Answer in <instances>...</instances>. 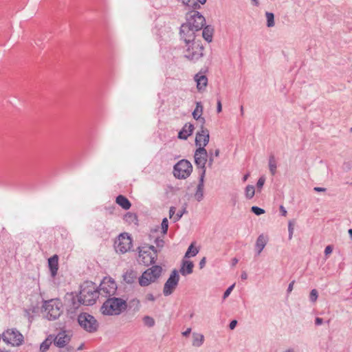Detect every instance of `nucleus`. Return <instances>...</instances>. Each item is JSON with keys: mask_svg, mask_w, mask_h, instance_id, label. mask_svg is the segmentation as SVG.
<instances>
[{"mask_svg": "<svg viewBox=\"0 0 352 352\" xmlns=\"http://www.w3.org/2000/svg\"><path fill=\"white\" fill-rule=\"evenodd\" d=\"M191 332V328H188L185 331H184L182 333V335L185 337H187L188 336H189V334Z\"/></svg>", "mask_w": 352, "mask_h": 352, "instance_id": "obj_56", "label": "nucleus"}, {"mask_svg": "<svg viewBox=\"0 0 352 352\" xmlns=\"http://www.w3.org/2000/svg\"><path fill=\"white\" fill-rule=\"evenodd\" d=\"M318 297V292L316 289H313L309 294V300L311 302H316Z\"/></svg>", "mask_w": 352, "mask_h": 352, "instance_id": "obj_39", "label": "nucleus"}, {"mask_svg": "<svg viewBox=\"0 0 352 352\" xmlns=\"http://www.w3.org/2000/svg\"><path fill=\"white\" fill-rule=\"evenodd\" d=\"M124 220L130 224H138V217L135 213L127 212L124 217Z\"/></svg>", "mask_w": 352, "mask_h": 352, "instance_id": "obj_30", "label": "nucleus"}, {"mask_svg": "<svg viewBox=\"0 0 352 352\" xmlns=\"http://www.w3.org/2000/svg\"><path fill=\"white\" fill-rule=\"evenodd\" d=\"M187 210L186 208H184L182 210H179L174 217V221L176 222L179 221L182 217L184 215V214L186 213Z\"/></svg>", "mask_w": 352, "mask_h": 352, "instance_id": "obj_43", "label": "nucleus"}, {"mask_svg": "<svg viewBox=\"0 0 352 352\" xmlns=\"http://www.w3.org/2000/svg\"><path fill=\"white\" fill-rule=\"evenodd\" d=\"M175 211H176V208L174 207V206H171L169 209V217L171 219L175 213Z\"/></svg>", "mask_w": 352, "mask_h": 352, "instance_id": "obj_48", "label": "nucleus"}, {"mask_svg": "<svg viewBox=\"0 0 352 352\" xmlns=\"http://www.w3.org/2000/svg\"><path fill=\"white\" fill-rule=\"evenodd\" d=\"M179 276L177 270H173L164 284L163 294L165 296L170 295L178 285Z\"/></svg>", "mask_w": 352, "mask_h": 352, "instance_id": "obj_12", "label": "nucleus"}, {"mask_svg": "<svg viewBox=\"0 0 352 352\" xmlns=\"http://www.w3.org/2000/svg\"><path fill=\"white\" fill-rule=\"evenodd\" d=\"M204 177H205V170H203V173H199V184L197 185V190L195 194V199L198 201H201L204 197Z\"/></svg>", "mask_w": 352, "mask_h": 352, "instance_id": "obj_18", "label": "nucleus"}, {"mask_svg": "<svg viewBox=\"0 0 352 352\" xmlns=\"http://www.w3.org/2000/svg\"><path fill=\"white\" fill-rule=\"evenodd\" d=\"M192 14L187 20V23L195 28V30L200 31L205 25L206 19L199 12L192 10Z\"/></svg>", "mask_w": 352, "mask_h": 352, "instance_id": "obj_16", "label": "nucleus"}, {"mask_svg": "<svg viewBox=\"0 0 352 352\" xmlns=\"http://www.w3.org/2000/svg\"><path fill=\"white\" fill-rule=\"evenodd\" d=\"M67 351H71V352H73V351H74V349H73V347H72V346L67 347Z\"/></svg>", "mask_w": 352, "mask_h": 352, "instance_id": "obj_62", "label": "nucleus"}, {"mask_svg": "<svg viewBox=\"0 0 352 352\" xmlns=\"http://www.w3.org/2000/svg\"><path fill=\"white\" fill-rule=\"evenodd\" d=\"M182 3L188 7L189 9L195 10L200 8L201 4H204L206 0H181Z\"/></svg>", "mask_w": 352, "mask_h": 352, "instance_id": "obj_23", "label": "nucleus"}, {"mask_svg": "<svg viewBox=\"0 0 352 352\" xmlns=\"http://www.w3.org/2000/svg\"><path fill=\"white\" fill-rule=\"evenodd\" d=\"M161 226H162V233L166 234L167 231H168V221L167 218H164L162 219Z\"/></svg>", "mask_w": 352, "mask_h": 352, "instance_id": "obj_41", "label": "nucleus"}, {"mask_svg": "<svg viewBox=\"0 0 352 352\" xmlns=\"http://www.w3.org/2000/svg\"><path fill=\"white\" fill-rule=\"evenodd\" d=\"M193 267L194 264L192 261H183L179 272L183 276L190 274L193 272Z\"/></svg>", "mask_w": 352, "mask_h": 352, "instance_id": "obj_22", "label": "nucleus"}, {"mask_svg": "<svg viewBox=\"0 0 352 352\" xmlns=\"http://www.w3.org/2000/svg\"><path fill=\"white\" fill-rule=\"evenodd\" d=\"M204 47L200 41L186 43V49L184 52V57L188 60L196 62L204 55Z\"/></svg>", "mask_w": 352, "mask_h": 352, "instance_id": "obj_5", "label": "nucleus"}, {"mask_svg": "<svg viewBox=\"0 0 352 352\" xmlns=\"http://www.w3.org/2000/svg\"><path fill=\"white\" fill-rule=\"evenodd\" d=\"M295 224L294 220H290L288 223L289 239H292L294 233V227Z\"/></svg>", "mask_w": 352, "mask_h": 352, "instance_id": "obj_40", "label": "nucleus"}, {"mask_svg": "<svg viewBox=\"0 0 352 352\" xmlns=\"http://www.w3.org/2000/svg\"><path fill=\"white\" fill-rule=\"evenodd\" d=\"M78 322L85 331L93 333L98 331L99 323L97 320L88 313H80L78 316Z\"/></svg>", "mask_w": 352, "mask_h": 352, "instance_id": "obj_6", "label": "nucleus"}, {"mask_svg": "<svg viewBox=\"0 0 352 352\" xmlns=\"http://www.w3.org/2000/svg\"><path fill=\"white\" fill-rule=\"evenodd\" d=\"M203 105L201 102H196L195 109L193 111L192 115L195 120L201 122L202 125H204L206 122V120L204 117L201 116L203 113Z\"/></svg>", "mask_w": 352, "mask_h": 352, "instance_id": "obj_20", "label": "nucleus"}, {"mask_svg": "<svg viewBox=\"0 0 352 352\" xmlns=\"http://www.w3.org/2000/svg\"><path fill=\"white\" fill-rule=\"evenodd\" d=\"M283 352H294L292 349H287L284 351Z\"/></svg>", "mask_w": 352, "mask_h": 352, "instance_id": "obj_64", "label": "nucleus"}, {"mask_svg": "<svg viewBox=\"0 0 352 352\" xmlns=\"http://www.w3.org/2000/svg\"><path fill=\"white\" fill-rule=\"evenodd\" d=\"M234 284L232 285L231 286H230L224 292L223 294V299H226L227 298L229 295L230 294L231 292L233 290L234 287Z\"/></svg>", "mask_w": 352, "mask_h": 352, "instance_id": "obj_44", "label": "nucleus"}, {"mask_svg": "<svg viewBox=\"0 0 352 352\" xmlns=\"http://www.w3.org/2000/svg\"><path fill=\"white\" fill-rule=\"evenodd\" d=\"M51 345V342H50L47 339L44 340L40 345V351L41 352L47 351Z\"/></svg>", "mask_w": 352, "mask_h": 352, "instance_id": "obj_38", "label": "nucleus"}, {"mask_svg": "<svg viewBox=\"0 0 352 352\" xmlns=\"http://www.w3.org/2000/svg\"><path fill=\"white\" fill-rule=\"evenodd\" d=\"M198 252H199L198 249L195 248L193 246V244H191L188 247V250L185 254V258L190 257V256H195L198 254Z\"/></svg>", "mask_w": 352, "mask_h": 352, "instance_id": "obj_34", "label": "nucleus"}, {"mask_svg": "<svg viewBox=\"0 0 352 352\" xmlns=\"http://www.w3.org/2000/svg\"><path fill=\"white\" fill-rule=\"evenodd\" d=\"M62 307V302L58 299L45 300L42 306V312L47 320H54L60 316Z\"/></svg>", "mask_w": 352, "mask_h": 352, "instance_id": "obj_3", "label": "nucleus"}, {"mask_svg": "<svg viewBox=\"0 0 352 352\" xmlns=\"http://www.w3.org/2000/svg\"><path fill=\"white\" fill-rule=\"evenodd\" d=\"M139 262L144 265H152L157 258V250L153 245L139 248Z\"/></svg>", "mask_w": 352, "mask_h": 352, "instance_id": "obj_7", "label": "nucleus"}, {"mask_svg": "<svg viewBox=\"0 0 352 352\" xmlns=\"http://www.w3.org/2000/svg\"><path fill=\"white\" fill-rule=\"evenodd\" d=\"M221 111H222L221 102L220 100H218L217 103V111L218 113H220Z\"/></svg>", "mask_w": 352, "mask_h": 352, "instance_id": "obj_50", "label": "nucleus"}, {"mask_svg": "<svg viewBox=\"0 0 352 352\" xmlns=\"http://www.w3.org/2000/svg\"><path fill=\"white\" fill-rule=\"evenodd\" d=\"M251 211L258 216L265 213V210L258 206H252L251 208Z\"/></svg>", "mask_w": 352, "mask_h": 352, "instance_id": "obj_42", "label": "nucleus"}, {"mask_svg": "<svg viewBox=\"0 0 352 352\" xmlns=\"http://www.w3.org/2000/svg\"><path fill=\"white\" fill-rule=\"evenodd\" d=\"M2 339L13 346H21L24 341L23 336L16 329H8L2 333Z\"/></svg>", "mask_w": 352, "mask_h": 352, "instance_id": "obj_8", "label": "nucleus"}, {"mask_svg": "<svg viewBox=\"0 0 352 352\" xmlns=\"http://www.w3.org/2000/svg\"><path fill=\"white\" fill-rule=\"evenodd\" d=\"M192 171L191 163L186 160H182L174 166V176L178 179H186Z\"/></svg>", "mask_w": 352, "mask_h": 352, "instance_id": "obj_9", "label": "nucleus"}, {"mask_svg": "<svg viewBox=\"0 0 352 352\" xmlns=\"http://www.w3.org/2000/svg\"><path fill=\"white\" fill-rule=\"evenodd\" d=\"M206 257H204L200 261H199V267L200 269H202L203 267H204L205 265H206Z\"/></svg>", "mask_w": 352, "mask_h": 352, "instance_id": "obj_51", "label": "nucleus"}, {"mask_svg": "<svg viewBox=\"0 0 352 352\" xmlns=\"http://www.w3.org/2000/svg\"><path fill=\"white\" fill-rule=\"evenodd\" d=\"M232 262H233V263H232V264H233V265H235L236 263H237L238 260H237L236 258H234L233 259Z\"/></svg>", "mask_w": 352, "mask_h": 352, "instance_id": "obj_63", "label": "nucleus"}, {"mask_svg": "<svg viewBox=\"0 0 352 352\" xmlns=\"http://www.w3.org/2000/svg\"><path fill=\"white\" fill-rule=\"evenodd\" d=\"M333 251V248L331 245H327L324 249V254L325 255H328L331 254Z\"/></svg>", "mask_w": 352, "mask_h": 352, "instance_id": "obj_47", "label": "nucleus"}, {"mask_svg": "<svg viewBox=\"0 0 352 352\" xmlns=\"http://www.w3.org/2000/svg\"><path fill=\"white\" fill-rule=\"evenodd\" d=\"M208 153L205 148L203 146L197 148L195 151L194 158L195 163L197 168L201 169V173L206 170V164L208 162Z\"/></svg>", "mask_w": 352, "mask_h": 352, "instance_id": "obj_13", "label": "nucleus"}, {"mask_svg": "<svg viewBox=\"0 0 352 352\" xmlns=\"http://www.w3.org/2000/svg\"><path fill=\"white\" fill-rule=\"evenodd\" d=\"M162 273V267L160 265H153L145 270L139 277L138 282L140 286L146 287L157 280Z\"/></svg>", "mask_w": 352, "mask_h": 352, "instance_id": "obj_4", "label": "nucleus"}, {"mask_svg": "<svg viewBox=\"0 0 352 352\" xmlns=\"http://www.w3.org/2000/svg\"><path fill=\"white\" fill-rule=\"evenodd\" d=\"M132 248V239L127 233H122L115 241V249L117 252L124 254Z\"/></svg>", "mask_w": 352, "mask_h": 352, "instance_id": "obj_10", "label": "nucleus"}, {"mask_svg": "<svg viewBox=\"0 0 352 352\" xmlns=\"http://www.w3.org/2000/svg\"><path fill=\"white\" fill-rule=\"evenodd\" d=\"M265 178L263 176L261 177L258 179V182H257V183H256V186H257V188H258V189L262 188H263V185H264V184H265Z\"/></svg>", "mask_w": 352, "mask_h": 352, "instance_id": "obj_45", "label": "nucleus"}, {"mask_svg": "<svg viewBox=\"0 0 352 352\" xmlns=\"http://www.w3.org/2000/svg\"><path fill=\"white\" fill-rule=\"evenodd\" d=\"M146 300H148L149 301H155V298L152 294H148L146 296Z\"/></svg>", "mask_w": 352, "mask_h": 352, "instance_id": "obj_52", "label": "nucleus"}, {"mask_svg": "<svg viewBox=\"0 0 352 352\" xmlns=\"http://www.w3.org/2000/svg\"><path fill=\"white\" fill-rule=\"evenodd\" d=\"M220 153V151L219 148L216 149L214 153L210 151L208 153V166L209 167H212L214 162V159L215 157H219Z\"/></svg>", "mask_w": 352, "mask_h": 352, "instance_id": "obj_32", "label": "nucleus"}, {"mask_svg": "<svg viewBox=\"0 0 352 352\" xmlns=\"http://www.w3.org/2000/svg\"><path fill=\"white\" fill-rule=\"evenodd\" d=\"M348 232H349V236H350L351 239L352 240V229H349L348 230Z\"/></svg>", "mask_w": 352, "mask_h": 352, "instance_id": "obj_60", "label": "nucleus"}, {"mask_svg": "<svg viewBox=\"0 0 352 352\" xmlns=\"http://www.w3.org/2000/svg\"><path fill=\"white\" fill-rule=\"evenodd\" d=\"M214 30L210 25L206 26L202 31L203 38L208 43L212 40V34Z\"/></svg>", "mask_w": 352, "mask_h": 352, "instance_id": "obj_27", "label": "nucleus"}, {"mask_svg": "<svg viewBox=\"0 0 352 352\" xmlns=\"http://www.w3.org/2000/svg\"><path fill=\"white\" fill-rule=\"evenodd\" d=\"M127 308V302L121 298H108L101 307L102 314L107 316H118Z\"/></svg>", "mask_w": 352, "mask_h": 352, "instance_id": "obj_2", "label": "nucleus"}, {"mask_svg": "<svg viewBox=\"0 0 352 352\" xmlns=\"http://www.w3.org/2000/svg\"><path fill=\"white\" fill-rule=\"evenodd\" d=\"M195 80L197 82V87L199 91L204 89L208 83L207 77L199 74L195 76Z\"/></svg>", "mask_w": 352, "mask_h": 352, "instance_id": "obj_24", "label": "nucleus"}, {"mask_svg": "<svg viewBox=\"0 0 352 352\" xmlns=\"http://www.w3.org/2000/svg\"><path fill=\"white\" fill-rule=\"evenodd\" d=\"M265 16L267 19V26L268 28L274 27L275 25L274 14L272 12H267L265 13Z\"/></svg>", "mask_w": 352, "mask_h": 352, "instance_id": "obj_35", "label": "nucleus"}, {"mask_svg": "<svg viewBox=\"0 0 352 352\" xmlns=\"http://www.w3.org/2000/svg\"><path fill=\"white\" fill-rule=\"evenodd\" d=\"M116 203L124 210H129L131 206V202L129 200L123 195H118L116 199Z\"/></svg>", "mask_w": 352, "mask_h": 352, "instance_id": "obj_26", "label": "nucleus"}, {"mask_svg": "<svg viewBox=\"0 0 352 352\" xmlns=\"http://www.w3.org/2000/svg\"><path fill=\"white\" fill-rule=\"evenodd\" d=\"M84 347V344H81L77 349L78 351L82 350Z\"/></svg>", "mask_w": 352, "mask_h": 352, "instance_id": "obj_61", "label": "nucleus"}, {"mask_svg": "<svg viewBox=\"0 0 352 352\" xmlns=\"http://www.w3.org/2000/svg\"><path fill=\"white\" fill-rule=\"evenodd\" d=\"M48 266L52 274L54 277L58 269V257L57 255H54L48 259Z\"/></svg>", "mask_w": 352, "mask_h": 352, "instance_id": "obj_21", "label": "nucleus"}, {"mask_svg": "<svg viewBox=\"0 0 352 352\" xmlns=\"http://www.w3.org/2000/svg\"><path fill=\"white\" fill-rule=\"evenodd\" d=\"M267 244V239L263 234H260L256 241V250L259 255Z\"/></svg>", "mask_w": 352, "mask_h": 352, "instance_id": "obj_25", "label": "nucleus"}, {"mask_svg": "<svg viewBox=\"0 0 352 352\" xmlns=\"http://www.w3.org/2000/svg\"><path fill=\"white\" fill-rule=\"evenodd\" d=\"M192 345L194 346L199 347L204 343V337L202 334L193 333H192Z\"/></svg>", "mask_w": 352, "mask_h": 352, "instance_id": "obj_29", "label": "nucleus"}, {"mask_svg": "<svg viewBox=\"0 0 352 352\" xmlns=\"http://www.w3.org/2000/svg\"><path fill=\"white\" fill-rule=\"evenodd\" d=\"M245 193L247 199H252L255 194L254 186L252 185H248L245 188Z\"/></svg>", "mask_w": 352, "mask_h": 352, "instance_id": "obj_33", "label": "nucleus"}, {"mask_svg": "<svg viewBox=\"0 0 352 352\" xmlns=\"http://www.w3.org/2000/svg\"><path fill=\"white\" fill-rule=\"evenodd\" d=\"M294 284V280L289 284L287 289V292L288 293H290L292 291Z\"/></svg>", "mask_w": 352, "mask_h": 352, "instance_id": "obj_54", "label": "nucleus"}, {"mask_svg": "<svg viewBox=\"0 0 352 352\" xmlns=\"http://www.w3.org/2000/svg\"><path fill=\"white\" fill-rule=\"evenodd\" d=\"M98 290L100 291L99 295L111 298L117 290V285L111 278H104L100 283Z\"/></svg>", "mask_w": 352, "mask_h": 352, "instance_id": "obj_11", "label": "nucleus"}, {"mask_svg": "<svg viewBox=\"0 0 352 352\" xmlns=\"http://www.w3.org/2000/svg\"><path fill=\"white\" fill-rule=\"evenodd\" d=\"M155 243L156 244L157 247L162 248L164 246V241L163 239H160L157 238L155 239Z\"/></svg>", "mask_w": 352, "mask_h": 352, "instance_id": "obj_46", "label": "nucleus"}, {"mask_svg": "<svg viewBox=\"0 0 352 352\" xmlns=\"http://www.w3.org/2000/svg\"><path fill=\"white\" fill-rule=\"evenodd\" d=\"M129 307L133 308L135 311H138L140 309V302L138 299L134 298L129 302Z\"/></svg>", "mask_w": 352, "mask_h": 352, "instance_id": "obj_37", "label": "nucleus"}, {"mask_svg": "<svg viewBox=\"0 0 352 352\" xmlns=\"http://www.w3.org/2000/svg\"><path fill=\"white\" fill-rule=\"evenodd\" d=\"M198 32L195 28L190 26L187 23L182 25L180 28V36L184 40L185 43L195 42V34Z\"/></svg>", "mask_w": 352, "mask_h": 352, "instance_id": "obj_14", "label": "nucleus"}, {"mask_svg": "<svg viewBox=\"0 0 352 352\" xmlns=\"http://www.w3.org/2000/svg\"><path fill=\"white\" fill-rule=\"evenodd\" d=\"M322 322H323V319L322 318H318V317L316 318V319H315V324H316V325H320V324H322Z\"/></svg>", "mask_w": 352, "mask_h": 352, "instance_id": "obj_53", "label": "nucleus"}, {"mask_svg": "<svg viewBox=\"0 0 352 352\" xmlns=\"http://www.w3.org/2000/svg\"><path fill=\"white\" fill-rule=\"evenodd\" d=\"M237 324V321L236 320H233L230 322V324H229V327L230 329H234L236 326Z\"/></svg>", "mask_w": 352, "mask_h": 352, "instance_id": "obj_49", "label": "nucleus"}, {"mask_svg": "<svg viewBox=\"0 0 352 352\" xmlns=\"http://www.w3.org/2000/svg\"><path fill=\"white\" fill-rule=\"evenodd\" d=\"M280 210L281 214L283 216H286L287 215V210H285V208L283 206H280Z\"/></svg>", "mask_w": 352, "mask_h": 352, "instance_id": "obj_55", "label": "nucleus"}, {"mask_svg": "<svg viewBox=\"0 0 352 352\" xmlns=\"http://www.w3.org/2000/svg\"><path fill=\"white\" fill-rule=\"evenodd\" d=\"M72 335L66 331H60L54 338V343L58 348H64L70 342Z\"/></svg>", "mask_w": 352, "mask_h": 352, "instance_id": "obj_17", "label": "nucleus"}, {"mask_svg": "<svg viewBox=\"0 0 352 352\" xmlns=\"http://www.w3.org/2000/svg\"><path fill=\"white\" fill-rule=\"evenodd\" d=\"M210 140V133L209 131L204 126V125H201L200 130L198 131L196 133L195 137V145L200 148L203 146L205 148L208 144Z\"/></svg>", "mask_w": 352, "mask_h": 352, "instance_id": "obj_15", "label": "nucleus"}, {"mask_svg": "<svg viewBox=\"0 0 352 352\" xmlns=\"http://www.w3.org/2000/svg\"><path fill=\"white\" fill-rule=\"evenodd\" d=\"M314 190L316 192H324L326 191V188L322 187H315Z\"/></svg>", "mask_w": 352, "mask_h": 352, "instance_id": "obj_57", "label": "nucleus"}, {"mask_svg": "<svg viewBox=\"0 0 352 352\" xmlns=\"http://www.w3.org/2000/svg\"><path fill=\"white\" fill-rule=\"evenodd\" d=\"M248 177H249V174H248H248H246V175H245L243 176V182H245V181L248 179Z\"/></svg>", "mask_w": 352, "mask_h": 352, "instance_id": "obj_59", "label": "nucleus"}, {"mask_svg": "<svg viewBox=\"0 0 352 352\" xmlns=\"http://www.w3.org/2000/svg\"><path fill=\"white\" fill-rule=\"evenodd\" d=\"M241 278L242 280H246L247 279L248 275H247L245 272H242V274L241 275Z\"/></svg>", "mask_w": 352, "mask_h": 352, "instance_id": "obj_58", "label": "nucleus"}, {"mask_svg": "<svg viewBox=\"0 0 352 352\" xmlns=\"http://www.w3.org/2000/svg\"><path fill=\"white\" fill-rule=\"evenodd\" d=\"M194 125L191 123H186L182 130L178 133V138L181 140H187L191 135L194 131Z\"/></svg>", "mask_w": 352, "mask_h": 352, "instance_id": "obj_19", "label": "nucleus"}, {"mask_svg": "<svg viewBox=\"0 0 352 352\" xmlns=\"http://www.w3.org/2000/svg\"><path fill=\"white\" fill-rule=\"evenodd\" d=\"M123 279L128 284L133 283L136 279L135 272L133 270L127 271L123 275Z\"/></svg>", "mask_w": 352, "mask_h": 352, "instance_id": "obj_28", "label": "nucleus"}, {"mask_svg": "<svg viewBox=\"0 0 352 352\" xmlns=\"http://www.w3.org/2000/svg\"><path fill=\"white\" fill-rule=\"evenodd\" d=\"M142 320L144 324L148 327H153L155 324V320L149 316H144Z\"/></svg>", "mask_w": 352, "mask_h": 352, "instance_id": "obj_36", "label": "nucleus"}, {"mask_svg": "<svg viewBox=\"0 0 352 352\" xmlns=\"http://www.w3.org/2000/svg\"><path fill=\"white\" fill-rule=\"evenodd\" d=\"M276 162L274 155H272L269 158V169L272 175H274L276 173Z\"/></svg>", "mask_w": 352, "mask_h": 352, "instance_id": "obj_31", "label": "nucleus"}, {"mask_svg": "<svg viewBox=\"0 0 352 352\" xmlns=\"http://www.w3.org/2000/svg\"><path fill=\"white\" fill-rule=\"evenodd\" d=\"M100 291L98 290L93 282H85L80 286V291L78 296V301L84 305L94 304L99 296Z\"/></svg>", "mask_w": 352, "mask_h": 352, "instance_id": "obj_1", "label": "nucleus"}]
</instances>
